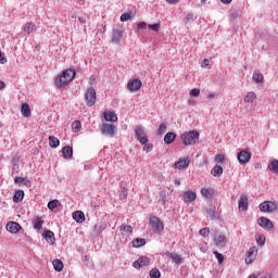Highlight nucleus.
<instances>
[{
    "label": "nucleus",
    "instance_id": "nucleus-4",
    "mask_svg": "<svg viewBox=\"0 0 278 278\" xmlns=\"http://www.w3.org/2000/svg\"><path fill=\"white\" fill-rule=\"evenodd\" d=\"M149 220L154 233H162L164 231V222L157 216H152Z\"/></svg>",
    "mask_w": 278,
    "mask_h": 278
},
{
    "label": "nucleus",
    "instance_id": "nucleus-50",
    "mask_svg": "<svg viewBox=\"0 0 278 278\" xmlns=\"http://www.w3.org/2000/svg\"><path fill=\"white\" fill-rule=\"evenodd\" d=\"M160 197V203H162V205H166V193L161 192Z\"/></svg>",
    "mask_w": 278,
    "mask_h": 278
},
{
    "label": "nucleus",
    "instance_id": "nucleus-54",
    "mask_svg": "<svg viewBox=\"0 0 278 278\" xmlns=\"http://www.w3.org/2000/svg\"><path fill=\"white\" fill-rule=\"evenodd\" d=\"M14 181H15V184H25V178H23V177H16V178L14 179Z\"/></svg>",
    "mask_w": 278,
    "mask_h": 278
},
{
    "label": "nucleus",
    "instance_id": "nucleus-35",
    "mask_svg": "<svg viewBox=\"0 0 278 278\" xmlns=\"http://www.w3.org/2000/svg\"><path fill=\"white\" fill-rule=\"evenodd\" d=\"M53 264V268L54 270H56V273H62V270L64 269V263H62V261L60 260H54L52 262Z\"/></svg>",
    "mask_w": 278,
    "mask_h": 278
},
{
    "label": "nucleus",
    "instance_id": "nucleus-32",
    "mask_svg": "<svg viewBox=\"0 0 278 278\" xmlns=\"http://www.w3.org/2000/svg\"><path fill=\"white\" fill-rule=\"evenodd\" d=\"M49 146L51 149H58V147H60V139H58V137L50 136Z\"/></svg>",
    "mask_w": 278,
    "mask_h": 278
},
{
    "label": "nucleus",
    "instance_id": "nucleus-17",
    "mask_svg": "<svg viewBox=\"0 0 278 278\" xmlns=\"http://www.w3.org/2000/svg\"><path fill=\"white\" fill-rule=\"evenodd\" d=\"M119 231L122 236H126V238H129L131 233H134V227H131L130 225H122L119 227Z\"/></svg>",
    "mask_w": 278,
    "mask_h": 278
},
{
    "label": "nucleus",
    "instance_id": "nucleus-20",
    "mask_svg": "<svg viewBox=\"0 0 278 278\" xmlns=\"http://www.w3.org/2000/svg\"><path fill=\"white\" fill-rule=\"evenodd\" d=\"M123 38V29L122 28H115L112 31V41L113 42H121V39Z\"/></svg>",
    "mask_w": 278,
    "mask_h": 278
},
{
    "label": "nucleus",
    "instance_id": "nucleus-10",
    "mask_svg": "<svg viewBox=\"0 0 278 278\" xmlns=\"http://www.w3.org/2000/svg\"><path fill=\"white\" fill-rule=\"evenodd\" d=\"M237 160L239 162V164H249V162H251V153H249L247 150H241L238 154H237Z\"/></svg>",
    "mask_w": 278,
    "mask_h": 278
},
{
    "label": "nucleus",
    "instance_id": "nucleus-21",
    "mask_svg": "<svg viewBox=\"0 0 278 278\" xmlns=\"http://www.w3.org/2000/svg\"><path fill=\"white\" fill-rule=\"evenodd\" d=\"M214 242L216 247H225L227 244V237L225 235H215Z\"/></svg>",
    "mask_w": 278,
    "mask_h": 278
},
{
    "label": "nucleus",
    "instance_id": "nucleus-22",
    "mask_svg": "<svg viewBox=\"0 0 278 278\" xmlns=\"http://www.w3.org/2000/svg\"><path fill=\"white\" fill-rule=\"evenodd\" d=\"M62 155H63L64 160H72L73 159V148H71V146L63 147Z\"/></svg>",
    "mask_w": 278,
    "mask_h": 278
},
{
    "label": "nucleus",
    "instance_id": "nucleus-51",
    "mask_svg": "<svg viewBox=\"0 0 278 278\" xmlns=\"http://www.w3.org/2000/svg\"><path fill=\"white\" fill-rule=\"evenodd\" d=\"M194 18H197V16H194V13H189V14H187L186 20H187L189 23H193Z\"/></svg>",
    "mask_w": 278,
    "mask_h": 278
},
{
    "label": "nucleus",
    "instance_id": "nucleus-53",
    "mask_svg": "<svg viewBox=\"0 0 278 278\" xmlns=\"http://www.w3.org/2000/svg\"><path fill=\"white\" fill-rule=\"evenodd\" d=\"M138 29H147V23L146 22H140L137 24Z\"/></svg>",
    "mask_w": 278,
    "mask_h": 278
},
{
    "label": "nucleus",
    "instance_id": "nucleus-57",
    "mask_svg": "<svg viewBox=\"0 0 278 278\" xmlns=\"http://www.w3.org/2000/svg\"><path fill=\"white\" fill-rule=\"evenodd\" d=\"M78 21L81 25H86V17H78Z\"/></svg>",
    "mask_w": 278,
    "mask_h": 278
},
{
    "label": "nucleus",
    "instance_id": "nucleus-43",
    "mask_svg": "<svg viewBox=\"0 0 278 278\" xmlns=\"http://www.w3.org/2000/svg\"><path fill=\"white\" fill-rule=\"evenodd\" d=\"M130 18H131V13L130 12H126V13H123L121 15L122 23H125V22L129 21Z\"/></svg>",
    "mask_w": 278,
    "mask_h": 278
},
{
    "label": "nucleus",
    "instance_id": "nucleus-31",
    "mask_svg": "<svg viewBox=\"0 0 278 278\" xmlns=\"http://www.w3.org/2000/svg\"><path fill=\"white\" fill-rule=\"evenodd\" d=\"M33 225H34V229H36L37 231H40V229H42V225H45V220H42V218L40 217H36L33 220Z\"/></svg>",
    "mask_w": 278,
    "mask_h": 278
},
{
    "label": "nucleus",
    "instance_id": "nucleus-37",
    "mask_svg": "<svg viewBox=\"0 0 278 278\" xmlns=\"http://www.w3.org/2000/svg\"><path fill=\"white\" fill-rule=\"evenodd\" d=\"M269 170L274 172L275 175H278V160H273L268 165Z\"/></svg>",
    "mask_w": 278,
    "mask_h": 278
},
{
    "label": "nucleus",
    "instance_id": "nucleus-2",
    "mask_svg": "<svg viewBox=\"0 0 278 278\" xmlns=\"http://www.w3.org/2000/svg\"><path fill=\"white\" fill-rule=\"evenodd\" d=\"M199 131L191 130L181 135V140L185 147H190L199 142Z\"/></svg>",
    "mask_w": 278,
    "mask_h": 278
},
{
    "label": "nucleus",
    "instance_id": "nucleus-23",
    "mask_svg": "<svg viewBox=\"0 0 278 278\" xmlns=\"http://www.w3.org/2000/svg\"><path fill=\"white\" fill-rule=\"evenodd\" d=\"M43 238L48 242V244H53L55 242V233L51 230H47L43 232Z\"/></svg>",
    "mask_w": 278,
    "mask_h": 278
},
{
    "label": "nucleus",
    "instance_id": "nucleus-59",
    "mask_svg": "<svg viewBox=\"0 0 278 278\" xmlns=\"http://www.w3.org/2000/svg\"><path fill=\"white\" fill-rule=\"evenodd\" d=\"M225 5H228V3H231L233 0H220Z\"/></svg>",
    "mask_w": 278,
    "mask_h": 278
},
{
    "label": "nucleus",
    "instance_id": "nucleus-15",
    "mask_svg": "<svg viewBox=\"0 0 278 278\" xmlns=\"http://www.w3.org/2000/svg\"><path fill=\"white\" fill-rule=\"evenodd\" d=\"M190 166V159H181L175 163V168L178 170H186Z\"/></svg>",
    "mask_w": 278,
    "mask_h": 278
},
{
    "label": "nucleus",
    "instance_id": "nucleus-29",
    "mask_svg": "<svg viewBox=\"0 0 278 278\" xmlns=\"http://www.w3.org/2000/svg\"><path fill=\"white\" fill-rule=\"evenodd\" d=\"M207 218L211 220H214L215 218H218V213H216V207L211 206L206 210Z\"/></svg>",
    "mask_w": 278,
    "mask_h": 278
},
{
    "label": "nucleus",
    "instance_id": "nucleus-64",
    "mask_svg": "<svg viewBox=\"0 0 278 278\" xmlns=\"http://www.w3.org/2000/svg\"><path fill=\"white\" fill-rule=\"evenodd\" d=\"M72 18H77V15L73 14V15H72Z\"/></svg>",
    "mask_w": 278,
    "mask_h": 278
},
{
    "label": "nucleus",
    "instance_id": "nucleus-9",
    "mask_svg": "<svg viewBox=\"0 0 278 278\" xmlns=\"http://www.w3.org/2000/svg\"><path fill=\"white\" fill-rule=\"evenodd\" d=\"M127 88L130 92H138L142 88V81L138 78H134L128 81Z\"/></svg>",
    "mask_w": 278,
    "mask_h": 278
},
{
    "label": "nucleus",
    "instance_id": "nucleus-28",
    "mask_svg": "<svg viewBox=\"0 0 278 278\" xmlns=\"http://www.w3.org/2000/svg\"><path fill=\"white\" fill-rule=\"evenodd\" d=\"M252 79L255 81V84H262V81H264V74L256 70L253 73Z\"/></svg>",
    "mask_w": 278,
    "mask_h": 278
},
{
    "label": "nucleus",
    "instance_id": "nucleus-1",
    "mask_svg": "<svg viewBox=\"0 0 278 278\" xmlns=\"http://www.w3.org/2000/svg\"><path fill=\"white\" fill-rule=\"evenodd\" d=\"M75 75H77V72L73 68L64 70L61 74H59L54 78V86L55 88L62 89L66 88L67 85L71 84L75 79Z\"/></svg>",
    "mask_w": 278,
    "mask_h": 278
},
{
    "label": "nucleus",
    "instance_id": "nucleus-13",
    "mask_svg": "<svg viewBox=\"0 0 278 278\" xmlns=\"http://www.w3.org/2000/svg\"><path fill=\"white\" fill-rule=\"evenodd\" d=\"M20 229H23V227L16 222H9L7 224V231L10 233H18Z\"/></svg>",
    "mask_w": 278,
    "mask_h": 278
},
{
    "label": "nucleus",
    "instance_id": "nucleus-52",
    "mask_svg": "<svg viewBox=\"0 0 278 278\" xmlns=\"http://www.w3.org/2000/svg\"><path fill=\"white\" fill-rule=\"evenodd\" d=\"M0 64H8V58L0 52Z\"/></svg>",
    "mask_w": 278,
    "mask_h": 278
},
{
    "label": "nucleus",
    "instance_id": "nucleus-36",
    "mask_svg": "<svg viewBox=\"0 0 278 278\" xmlns=\"http://www.w3.org/2000/svg\"><path fill=\"white\" fill-rule=\"evenodd\" d=\"M24 31L26 34H31V33L36 31V24H34V23H26L25 26H24Z\"/></svg>",
    "mask_w": 278,
    "mask_h": 278
},
{
    "label": "nucleus",
    "instance_id": "nucleus-49",
    "mask_svg": "<svg viewBox=\"0 0 278 278\" xmlns=\"http://www.w3.org/2000/svg\"><path fill=\"white\" fill-rule=\"evenodd\" d=\"M215 162H217V164H223V162H225V156H223V154H217L215 156Z\"/></svg>",
    "mask_w": 278,
    "mask_h": 278
},
{
    "label": "nucleus",
    "instance_id": "nucleus-30",
    "mask_svg": "<svg viewBox=\"0 0 278 278\" xmlns=\"http://www.w3.org/2000/svg\"><path fill=\"white\" fill-rule=\"evenodd\" d=\"M257 99V96L255 92L250 91L247 93V96L243 98L244 103H253Z\"/></svg>",
    "mask_w": 278,
    "mask_h": 278
},
{
    "label": "nucleus",
    "instance_id": "nucleus-44",
    "mask_svg": "<svg viewBox=\"0 0 278 278\" xmlns=\"http://www.w3.org/2000/svg\"><path fill=\"white\" fill-rule=\"evenodd\" d=\"M201 194H202V197H204V199H211L212 198V192H210V189H202Z\"/></svg>",
    "mask_w": 278,
    "mask_h": 278
},
{
    "label": "nucleus",
    "instance_id": "nucleus-27",
    "mask_svg": "<svg viewBox=\"0 0 278 278\" xmlns=\"http://www.w3.org/2000/svg\"><path fill=\"white\" fill-rule=\"evenodd\" d=\"M176 138H177V135L175 132H167L164 137V142L165 144H173Z\"/></svg>",
    "mask_w": 278,
    "mask_h": 278
},
{
    "label": "nucleus",
    "instance_id": "nucleus-48",
    "mask_svg": "<svg viewBox=\"0 0 278 278\" xmlns=\"http://www.w3.org/2000/svg\"><path fill=\"white\" fill-rule=\"evenodd\" d=\"M148 28L152 31H160V24H149Z\"/></svg>",
    "mask_w": 278,
    "mask_h": 278
},
{
    "label": "nucleus",
    "instance_id": "nucleus-55",
    "mask_svg": "<svg viewBox=\"0 0 278 278\" xmlns=\"http://www.w3.org/2000/svg\"><path fill=\"white\" fill-rule=\"evenodd\" d=\"M165 1H166V3H169L172 5L179 3V0H165Z\"/></svg>",
    "mask_w": 278,
    "mask_h": 278
},
{
    "label": "nucleus",
    "instance_id": "nucleus-14",
    "mask_svg": "<svg viewBox=\"0 0 278 278\" xmlns=\"http://www.w3.org/2000/svg\"><path fill=\"white\" fill-rule=\"evenodd\" d=\"M182 199L185 203H192V201H197V192L188 190L184 192Z\"/></svg>",
    "mask_w": 278,
    "mask_h": 278
},
{
    "label": "nucleus",
    "instance_id": "nucleus-25",
    "mask_svg": "<svg viewBox=\"0 0 278 278\" xmlns=\"http://www.w3.org/2000/svg\"><path fill=\"white\" fill-rule=\"evenodd\" d=\"M73 218L76 223H84V220H86V215L81 211H75L73 213Z\"/></svg>",
    "mask_w": 278,
    "mask_h": 278
},
{
    "label": "nucleus",
    "instance_id": "nucleus-16",
    "mask_svg": "<svg viewBox=\"0 0 278 278\" xmlns=\"http://www.w3.org/2000/svg\"><path fill=\"white\" fill-rule=\"evenodd\" d=\"M249 210V198L241 195L239 199V212H247Z\"/></svg>",
    "mask_w": 278,
    "mask_h": 278
},
{
    "label": "nucleus",
    "instance_id": "nucleus-3",
    "mask_svg": "<svg viewBox=\"0 0 278 278\" xmlns=\"http://www.w3.org/2000/svg\"><path fill=\"white\" fill-rule=\"evenodd\" d=\"M258 210L264 214H275L278 210V205L275 201H264L258 205Z\"/></svg>",
    "mask_w": 278,
    "mask_h": 278
},
{
    "label": "nucleus",
    "instance_id": "nucleus-11",
    "mask_svg": "<svg viewBox=\"0 0 278 278\" xmlns=\"http://www.w3.org/2000/svg\"><path fill=\"white\" fill-rule=\"evenodd\" d=\"M257 260V248L252 247L249 249L247 257H245V264H253Z\"/></svg>",
    "mask_w": 278,
    "mask_h": 278
},
{
    "label": "nucleus",
    "instance_id": "nucleus-46",
    "mask_svg": "<svg viewBox=\"0 0 278 278\" xmlns=\"http://www.w3.org/2000/svg\"><path fill=\"white\" fill-rule=\"evenodd\" d=\"M189 94H190V97H199V94H201V89L193 88L190 90Z\"/></svg>",
    "mask_w": 278,
    "mask_h": 278
},
{
    "label": "nucleus",
    "instance_id": "nucleus-56",
    "mask_svg": "<svg viewBox=\"0 0 278 278\" xmlns=\"http://www.w3.org/2000/svg\"><path fill=\"white\" fill-rule=\"evenodd\" d=\"M203 66H204L205 68L210 67V60L204 59V60H203Z\"/></svg>",
    "mask_w": 278,
    "mask_h": 278
},
{
    "label": "nucleus",
    "instance_id": "nucleus-47",
    "mask_svg": "<svg viewBox=\"0 0 278 278\" xmlns=\"http://www.w3.org/2000/svg\"><path fill=\"white\" fill-rule=\"evenodd\" d=\"M200 236H202V238H207L210 236V228L200 229Z\"/></svg>",
    "mask_w": 278,
    "mask_h": 278
},
{
    "label": "nucleus",
    "instance_id": "nucleus-24",
    "mask_svg": "<svg viewBox=\"0 0 278 278\" xmlns=\"http://www.w3.org/2000/svg\"><path fill=\"white\" fill-rule=\"evenodd\" d=\"M22 116L25 118H29L31 116V109L29 108V104L23 103L21 109Z\"/></svg>",
    "mask_w": 278,
    "mask_h": 278
},
{
    "label": "nucleus",
    "instance_id": "nucleus-8",
    "mask_svg": "<svg viewBox=\"0 0 278 278\" xmlns=\"http://www.w3.org/2000/svg\"><path fill=\"white\" fill-rule=\"evenodd\" d=\"M257 225L258 227H262L265 229V231H270L275 225H273V222L266 217H258L257 218Z\"/></svg>",
    "mask_w": 278,
    "mask_h": 278
},
{
    "label": "nucleus",
    "instance_id": "nucleus-39",
    "mask_svg": "<svg viewBox=\"0 0 278 278\" xmlns=\"http://www.w3.org/2000/svg\"><path fill=\"white\" fill-rule=\"evenodd\" d=\"M255 241L258 247H264V244H266V237H264V235H256Z\"/></svg>",
    "mask_w": 278,
    "mask_h": 278
},
{
    "label": "nucleus",
    "instance_id": "nucleus-38",
    "mask_svg": "<svg viewBox=\"0 0 278 278\" xmlns=\"http://www.w3.org/2000/svg\"><path fill=\"white\" fill-rule=\"evenodd\" d=\"M72 130L74 131V134H77V132L81 131V122L80 121H74L72 123Z\"/></svg>",
    "mask_w": 278,
    "mask_h": 278
},
{
    "label": "nucleus",
    "instance_id": "nucleus-62",
    "mask_svg": "<svg viewBox=\"0 0 278 278\" xmlns=\"http://www.w3.org/2000/svg\"><path fill=\"white\" fill-rule=\"evenodd\" d=\"M147 147V151H151V149H153V146L149 144V146H146Z\"/></svg>",
    "mask_w": 278,
    "mask_h": 278
},
{
    "label": "nucleus",
    "instance_id": "nucleus-5",
    "mask_svg": "<svg viewBox=\"0 0 278 278\" xmlns=\"http://www.w3.org/2000/svg\"><path fill=\"white\" fill-rule=\"evenodd\" d=\"M85 100L88 108H92V105L97 103V91L94 90V88L90 87L87 89Z\"/></svg>",
    "mask_w": 278,
    "mask_h": 278
},
{
    "label": "nucleus",
    "instance_id": "nucleus-41",
    "mask_svg": "<svg viewBox=\"0 0 278 278\" xmlns=\"http://www.w3.org/2000/svg\"><path fill=\"white\" fill-rule=\"evenodd\" d=\"M150 277L151 278H160V277H162V273H160V269L153 268L150 270Z\"/></svg>",
    "mask_w": 278,
    "mask_h": 278
},
{
    "label": "nucleus",
    "instance_id": "nucleus-26",
    "mask_svg": "<svg viewBox=\"0 0 278 278\" xmlns=\"http://www.w3.org/2000/svg\"><path fill=\"white\" fill-rule=\"evenodd\" d=\"M24 197H25V191H23V190L15 191V193L13 195V203H21V201H23Z\"/></svg>",
    "mask_w": 278,
    "mask_h": 278
},
{
    "label": "nucleus",
    "instance_id": "nucleus-45",
    "mask_svg": "<svg viewBox=\"0 0 278 278\" xmlns=\"http://www.w3.org/2000/svg\"><path fill=\"white\" fill-rule=\"evenodd\" d=\"M58 203H60V201H58V200H51V201L48 203V208H50V210H55V207H58Z\"/></svg>",
    "mask_w": 278,
    "mask_h": 278
},
{
    "label": "nucleus",
    "instance_id": "nucleus-7",
    "mask_svg": "<svg viewBox=\"0 0 278 278\" xmlns=\"http://www.w3.org/2000/svg\"><path fill=\"white\" fill-rule=\"evenodd\" d=\"M135 136L137 140H139L140 144L147 146L149 142V138H147V132H144V128L140 126H136Z\"/></svg>",
    "mask_w": 278,
    "mask_h": 278
},
{
    "label": "nucleus",
    "instance_id": "nucleus-18",
    "mask_svg": "<svg viewBox=\"0 0 278 278\" xmlns=\"http://www.w3.org/2000/svg\"><path fill=\"white\" fill-rule=\"evenodd\" d=\"M165 255L166 257H169L174 264H181V262H184V257L177 253L167 252Z\"/></svg>",
    "mask_w": 278,
    "mask_h": 278
},
{
    "label": "nucleus",
    "instance_id": "nucleus-40",
    "mask_svg": "<svg viewBox=\"0 0 278 278\" xmlns=\"http://www.w3.org/2000/svg\"><path fill=\"white\" fill-rule=\"evenodd\" d=\"M213 255H215L218 264H223V262H225V256L222 253H219L218 251H214Z\"/></svg>",
    "mask_w": 278,
    "mask_h": 278
},
{
    "label": "nucleus",
    "instance_id": "nucleus-19",
    "mask_svg": "<svg viewBox=\"0 0 278 278\" xmlns=\"http://www.w3.org/2000/svg\"><path fill=\"white\" fill-rule=\"evenodd\" d=\"M103 116L108 123H116L118 121V116H116L114 111L104 112Z\"/></svg>",
    "mask_w": 278,
    "mask_h": 278
},
{
    "label": "nucleus",
    "instance_id": "nucleus-42",
    "mask_svg": "<svg viewBox=\"0 0 278 278\" xmlns=\"http://www.w3.org/2000/svg\"><path fill=\"white\" fill-rule=\"evenodd\" d=\"M164 134H166V123L160 124L157 129V136H162Z\"/></svg>",
    "mask_w": 278,
    "mask_h": 278
},
{
    "label": "nucleus",
    "instance_id": "nucleus-34",
    "mask_svg": "<svg viewBox=\"0 0 278 278\" xmlns=\"http://www.w3.org/2000/svg\"><path fill=\"white\" fill-rule=\"evenodd\" d=\"M147 244V240L142 238H137L132 241L134 249H140V247H144Z\"/></svg>",
    "mask_w": 278,
    "mask_h": 278
},
{
    "label": "nucleus",
    "instance_id": "nucleus-12",
    "mask_svg": "<svg viewBox=\"0 0 278 278\" xmlns=\"http://www.w3.org/2000/svg\"><path fill=\"white\" fill-rule=\"evenodd\" d=\"M149 262H151V260L147 256H141L139 257L137 261H135L132 263V268H137V269H140L144 266H148Z\"/></svg>",
    "mask_w": 278,
    "mask_h": 278
},
{
    "label": "nucleus",
    "instance_id": "nucleus-61",
    "mask_svg": "<svg viewBox=\"0 0 278 278\" xmlns=\"http://www.w3.org/2000/svg\"><path fill=\"white\" fill-rule=\"evenodd\" d=\"M214 97H215L214 93H210V94L207 96V99H214Z\"/></svg>",
    "mask_w": 278,
    "mask_h": 278
},
{
    "label": "nucleus",
    "instance_id": "nucleus-58",
    "mask_svg": "<svg viewBox=\"0 0 278 278\" xmlns=\"http://www.w3.org/2000/svg\"><path fill=\"white\" fill-rule=\"evenodd\" d=\"M5 88V83L0 80V90H3Z\"/></svg>",
    "mask_w": 278,
    "mask_h": 278
},
{
    "label": "nucleus",
    "instance_id": "nucleus-63",
    "mask_svg": "<svg viewBox=\"0 0 278 278\" xmlns=\"http://www.w3.org/2000/svg\"><path fill=\"white\" fill-rule=\"evenodd\" d=\"M248 278H257V276H255V274H252Z\"/></svg>",
    "mask_w": 278,
    "mask_h": 278
},
{
    "label": "nucleus",
    "instance_id": "nucleus-6",
    "mask_svg": "<svg viewBox=\"0 0 278 278\" xmlns=\"http://www.w3.org/2000/svg\"><path fill=\"white\" fill-rule=\"evenodd\" d=\"M100 130L103 136L114 138V135L116 134V126H114L113 124L103 123Z\"/></svg>",
    "mask_w": 278,
    "mask_h": 278
},
{
    "label": "nucleus",
    "instance_id": "nucleus-33",
    "mask_svg": "<svg viewBox=\"0 0 278 278\" xmlns=\"http://www.w3.org/2000/svg\"><path fill=\"white\" fill-rule=\"evenodd\" d=\"M211 175H213V177H220V175H223V166L215 165L211 170Z\"/></svg>",
    "mask_w": 278,
    "mask_h": 278
},
{
    "label": "nucleus",
    "instance_id": "nucleus-60",
    "mask_svg": "<svg viewBox=\"0 0 278 278\" xmlns=\"http://www.w3.org/2000/svg\"><path fill=\"white\" fill-rule=\"evenodd\" d=\"M174 184H175L176 186H181V181H179V179H176V180L174 181Z\"/></svg>",
    "mask_w": 278,
    "mask_h": 278
}]
</instances>
